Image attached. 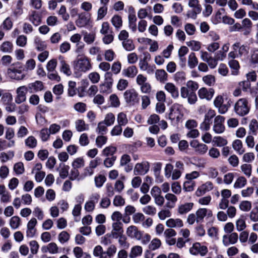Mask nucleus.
I'll return each instance as SVG.
<instances>
[{"label": "nucleus", "mask_w": 258, "mask_h": 258, "mask_svg": "<svg viewBox=\"0 0 258 258\" xmlns=\"http://www.w3.org/2000/svg\"><path fill=\"white\" fill-rule=\"evenodd\" d=\"M60 59V71L63 73L67 76L71 75L72 72L70 68V66L66 63L63 58H59Z\"/></svg>", "instance_id": "obj_28"}, {"label": "nucleus", "mask_w": 258, "mask_h": 258, "mask_svg": "<svg viewBox=\"0 0 258 258\" xmlns=\"http://www.w3.org/2000/svg\"><path fill=\"white\" fill-rule=\"evenodd\" d=\"M238 236L236 232L225 234L222 236L223 244L227 246L230 244H235L238 241Z\"/></svg>", "instance_id": "obj_11"}, {"label": "nucleus", "mask_w": 258, "mask_h": 258, "mask_svg": "<svg viewBox=\"0 0 258 258\" xmlns=\"http://www.w3.org/2000/svg\"><path fill=\"white\" fill-rule=\"evenodd\" d=\"M159 218L161 220H164L167 218L171 216V212L168 209H162L158 214Z\"/></svg>", "instance_id": "obj_62"}, {"label": "nucleus", "mask_w": 258, "mask_h": 258, "mask_svg": "<svg viewBox=\"0 0 258 258\" xmlns=\"http://www.w3.org/2000/svg\"><path fill=\"white\" fill-rule=\"evenodd\" d=\"M143 252V248L140 245H136L131 248L129 256L131 258H135L137 256H140Z\"/></svg>", "instance_id": "obj_37"}, {"label": "nucleus", "mask_w": 258, "mask_h": 258, "mask_svg": "<svg viewBox=\"0 0 258 258\" xmlns=\"http://www.w3.org/2000/svg\"><path fill=\"white\" fill-rule=\"evenodd\" d=\"M247 183V180L244 176H239L235 180L233 187L235 188H241Z\"/></svg>", "instance_id": "obj_41"}, {"label": "nucleus", "mask_w": 258, "mask_h": 258, "mask_svg": "<svg viewBox=\"0 0 258 258\" xmlns=\"http://www.w3.org/2000/svg\"><path fill=\"white\" fill-rule=\"evenodd\" d=\"M124 96L126 101L131 104L134 105L139 101L138 94L134 89L126 91Z\"/></svg>", "instance_id": "obj_13"}, {"label": "nucleus", "mask_w": 258, "mask_h": 258, "mask_svg": "<svg viewBox=\"0 0 258 258\" xmlns=\"http://www.w3.org/2000/svg\"><path fill=\"white\" fill-rule=\"evenodd\" d=\"M25 144L29 148L33 149L37 146V141L34 136H30L25 140Z\"/></svg>", "instance_id": "obj_38"}, {"label": "nucleus", "mask_w": 258, "mask_h": 258, "mask_svg": "<svg viewBox=\"0 0 258 258\" xmlns=\"http://www.w3.org/2000/svg\"><path fill=\"white\" fill-rule=\"evenodd\" d=\"M121 222H114L112 224V229L111 232V236L114 238H118L123 235V229Z\"/></svg>", "instance_id": "obj_14"}, {"label": "nucleus", "mask_w": 258, "mask_h": 258, "mask_svg": "<svg viewBox=\"0 0 258 258\" xmlns=\"http://www.w3.org/2000/svg\"><path fill=\"white\" fill-rule=\"evenodd\" d=\"M58 247L55 242H50L46 246L42 247L43 252H49L51 254H56L58 252Z\"/></svg>", "instance_id": "obj_23"}, {"label": "nucleus", "mask_w": 258, "mask_h": 258, "mask_svg": "<svg viewBox=\"0 0 258 258\" xmlns=\"http://www.w3.org/2000/svg\"><path fill=\"white\" fill-rule=\"evenodd\" d=\"M137 17L135 14H131L128 16V27L133 32L137 31Z\"/></svg>", "instance_id": "obj_36"}, {"label": "nucleus", "mask_w": 258, "mask_h": 258, "mask_svg": "<svg viewBox=\"0 0 258 258\" xmlns=\"http://www.w3.org/2000/svg\"><path fill=\"white\" fill-rule=\"evenodd\" d=\"M37 223V220L35 218H31L27 223L26 235L29 237H33L36 233V229L35 228Z\"/></svg>", "instance_id": "obj_17"}, {"label": "nucleus", "mask_w": 258, "mask_h": 258, "mask_svg": "<svg viewBox=\"0 0 258 258\" xmlns=\"http://www.w3.org/2000/svg\"><path fill=\"white\" fill-rule=\"evenodd\" d=\"M106 178L105 176L101 174L95 177L94 181L95 186L98 188L102 187L104 182L106 181Z\"/></svg>", "instance_id": "obj_52"}, {"label": "nucleus", "mask_w": 258, "mask_h": 258, "mask_svg": "<svg viewBox=\"0 0 258 258\" xmlns=\"http://www.w3.org/2000/svg\"><path fill=\"white\" fill-rule=\"evenodd\" d=\"M100 195L98 193H94L91 195L89 199L86 202L84 205V210L88 213H92L95 209L96 204L98 203Z\"/></svg>", "instance_id": "obj_4"}, {"label": "nucleus", "mask_w": 258, "mask_h": 258, "mask_svg": "<svg viewBox=\"0 0 258 258\" xmlns=\"http://www.w3.org/2000/svg\"><path fill=\"white\" fill-rule=\"evenodd\" d=\"M27 38L24 35L19 36L16 39V44L22 47H25L27 44Z\"/></svg>", "instance_id": "obj_64"}, {"label": "nucleus", "mask_w": 258, "mask_h": 258, "mask_svg": "<svg viewBox=\"0 0 258 258\" xmlns=\"http://www.w3.org/2000/svg\"><path fill=\"white\" fill-rule=\"evenodd\" d=\"M194 206L192 203H185L179 205L177 208V212L180 215H184L191 210Z\"/></svg>", "instance_id": "obj_22"}, {"label": "nucleus", "mask_w": 258, "mask_h": 258, "mask_svg": "<svg viewBox=\"0 0 258 258\" xmlns=\"http://www.w3.org/2000/svg\"><path fill=\"white\" fill-rule=\"evenodd\" d=\"M70 234L66 231H62L58 235V240L63 244L68 242L70 239Z\"/></svg>", "instance_id": "obj_39"}, {"label": "nucleus", "mask_w": 258, "mask_h": 258, "mask_svg": "<svg viewBox=\"0 0 258 258\" xmlns=\"http://www.w3.org/2000/svg\"><path fill=\"white\" fill-rule=\"evenodd\" d=\"M155 75L159 81H166L167 79L168 74L164 70H157Z\"/></svg>", "instance_id": "obj_51"}, {"label": "nucleus", "mask_w": 258, "mask_h": 258, "mask_svg": "<svg viewBox=\"0 0 258 258\" xmlns=\"http://www.w3.org/2000/svg\"><path fill=\"white\" fill-rule=\"evenodd\" d=\"M188 66L190 69L195 68L198 64V59L196 54L194 52L190 53L188 57Z\"/></svg>", "instance_id": "obj_34"}, {"label": "nucleus", "mask_w": 258, "mask_h": 258, "mask_svg": "<svg viewBox=\"0 0 258 258\" xmlns=\"http://www.w3.org/2000/svg\"><path fill=\"white\" fill-rule=\"evenodd\" d=\"M116 151V149L115 147L110 146L104 148L102 152V154L104 156H112Z\"/></svg>", "instance_id": "obj_58"}, {"label": "nucleus", "mask_w": 258, "mask_h": 258, "mask_svg": "<svg viewBox=\"0 0 258 258\" xmlns=\"http://www.w3.org/2000/svg\"><path fill=\"white\" fill-rule=\"evenodd\" d=\"M236 230L238 231L243 230L246 227L245 217L244 215H240L235 222Z\"/></svg>", "instance_id": "obj_27"}, {"label": "nucleus", "mask_w": 258, "mask_h": 258, "mask_svg": "<svg viewBox=\"0 0 258 258\" xmlns=\"http://www.w3.org/2000/svg\"><path fill=\"white\" fill-rule=\"evenodd\" d=\"M143 212L147 215L153 216L156 214L157 210L155 207L152 205H148L144 207Z\"/></svg>", "instance_id": "obj_50"}, {"label": "nucleus", "mask_w": 258, "mask_h": 258, "mask_svg": "<svg viewBox=\"0 0 258 258\" xmlns=\"http://www.w3.org/2000/svg\"><path fill=\"white\" fill-rule=\"evenodd\" d=\"M125 202L124 198L120 195L115 196L113 201V204L116 207H121L125 205Z\"/></svg>", "instance_id": "obj_56"}, {"label": "nucleus", "mask_w": 258, "mask_h": 258, "mask_svg": "<svg viewBox=\"0 0 258 258\" xmlns=\"http://www.w3.org/2000/svg\"><path fill=\"white\" fill-rule=\"evenodd\" d=\"M188 5L192 8V10H196L197 12H201L202 7L198 0H188Z\"/></svg>", "instance_id": "obj_49"}, {"label": "nucleus", "mask_w": 258, "mask_h": 258, "mask_svg": "<svg viewBox=\"0 0 258 258\" xmlns=\"http://www.w3.org/2000/svg\"><path fill=\"white\" fill-rule=\"evenodd\" d=\"M213 142L217 147H223L226 146L228 143L227 140L221 136L214 137Z\"/></svg>", "instance_id": "obj_43"}, {"label": "nucleus", "mask_w": 258, "mask_h": 258, "mask_svg": "<svg viewBox=\"0 0 258 258\" xmlns=\"http://www.w3.org/2000/svg\"><path fill=\"white\" fill-rule=\"evenodd\" d=\"M190 146L197 154L201 155L205 154L208 150V147L206 144L200 143L196 140L191 141Z\"/></svg>", "instance_id": "obj_10"}, {"label": "nucleus", "mask_w": 258, "mask_h": 258, "mask_svg": "<svg viewBox=\"0 0 258 258\" xmlns=\"http://www.w3.org/2000/svg\"><path fill=\"white\" fill-rule=\"evenodd\" d=\"M84 165L85 161L82 157H78L75 159L72 163V166L75 169L82 168Z\"/></svg>", "instance_id": "obj_44"}, {"label": "nucleus", "mask_w": 258, "mask_h": 258, "mask_svg": "<svg viewBox=\"0 0 258 258\" xmlns=\"http://www.w3.org/2000/svg\"><path fill=\"white\" fill-rule=\"evenodd\" d=\"M225 117L218 115L216 116L214 119L213 131L217 134H221L224 132L225 127L224 126Z\"/></svg>", "instance_id": "obj_6"}, {"label": "nucleus", "mask_w": 258, "mask_h": 258, "mask_svg": "<svg viewBox=\"0 0 258 258\" xmlns=\"http://www.w3.org/2000/svg\"><path fill=\"white\" fill-rule=\"evenodd\" d=\"M234 111L239 116L246 115L249 111L250 105L246 98L239 99L234 105Z\"/></svg>", "instance_id": "obj_3"}, {"label": "nucleus", "mask_w": 258, "mask_h": 258, "mask_svg": "<svg viewBox=\"0 0 258 258\" xmlns=\"http://www.w3.org/2000/svg\"><path fill=\"white\" fill-rule=\"evenodd\" d=\"M89 19L85 13H81L79 15L78 19L76 20V25L79 27H83L88 23Z\"/></svg>", "instance_id": "obj_30"}, {"label": "nucleus", "mask_w": 258, "mask_h": 258, "mask_svg": "<svg viewBox=\"0 0 258 258\" xmlns=\"http://www.w3.org/2000/svg\"><path fill=\"white\" fill-rule=\"evenodd\" d=\"M165 89L170 93L173 98H177L179 95L177 88L171 83H168L165 85Z\"/></svg>", "instance_id": "obj_26"}, {"label": "nucleus", "mask_w": 258, "mask_h": 258, "mask_svg": "<svg viewBox=\"0 0 258 258\" xmlns=\"http://www.w3.org/2000/svg\"><path fill=\"white\" fill-rule=\"evenodd\" d=\"M21 224V219L18 216H14L11 218L9 225L12 229H18Z\"/></svg>", "instance_id": "obj_32"}, {"label": "nucleus", "mask_w": 258, "mask_h": 258, "mask_svg": "<svg viewBox=\"0 0 258 258\" xmlns=\"http://www.w3.org/2000/svg\"><path fill=\"white\" fill-rule=\"evenodd\" d=\"M123 48L127 51H132L135 49V45L131 39H126L122 42Z\"/></svg>", "instance_id": "obj_55"}, {"label": "nucleus", "mask_w": 258, "mask_h": 258, "mask_svg": "<svg viewBox=\"0 0 258 258\" xmlns=\"http://www.w3.org/2000/svg\"><path fill=\"white\" fill-rule=\"evenodd\" d=\"M117 121L118 124L121 126H125L128 121L126 115L123 112L118 113L117 117Z\"/></svg>", "instance_id": "obj_45"}, {"label": "nucleus", "mask_w": 258, "mask_h": 258, "mask_svg": "<svg viewBox=\"0 0 258 258\" xmlns=\"http://www.w3.org/2000/svg\"><path fill=\"white\" fill-rule=\"evenodd\" d=\"M28 19L34 26H38L41 22L40 16L35 11H33L32 14L29 16Z\"/></svg>", "instance_id": "obj_33"}, {"label": "nucleus", "mask_w": 258, "mask_h": 258, "mask_svg": "<svg viewBox=\"0 0 258 258\" xmlns=\"http://www.w3.org/2000/svg\"><path fill=\"white\" fill-rule=\"evenodd\" d=\"M233 49L237 52L238 56H241L247 52L246 47L243 45H241L239 42L235 43L232 45Z\"/></svg>", "instance_id": "obj_29"}, {"label": "nucleus", "mask_w": 258, "mask_h": 258, "mask_svg": "<svg viewBox=\"0 0 258 258\" xmlns=\"http://www.w3.org/2000/svg\"><path fill=\"white\" fill-rule=\"evenodd\" d=\"M23 67L22 64L17 61L14 63L7 71L9 77L12 79L20 80L24 78L25 74L22 72Z\"/></svg>", "instance_id": "obj_2"}, {"label": "nucleus", "mask_w": 258, "mask_h": 258, "mask_svg": "<svg viewBox=\"0 0 258 258\" xmlns=\"http://www.w3.org/2000/svg\"><path fill=\"white\" fill-rule=\"evenodd\" d=\"M149 169V163L148 161H144L135 165L134 174L135 175H144L148 172Z\"/></svg>", "instance_id": "obj_9"}, {"label": "nucleus", "mask_w": 258, "mask_h": 258, "mask_svg": "<svg viewBox=\"0 0 258 258\" xmlns=\"http://www.w3.org/2000/svg\"><path fill=\"white\" fill-rule=\"evenodd\" d=\"M215 115V111L213 109H209L205 115L203 121L200 124V129L204 131H209L212 123V119Z\"/></svg>", "instance_id": "obj_5"}, {"label": "nucleus", "mask_w": 258, "mask_h": 258, "mask_svg": "<svg viewBox=\"0 0 258 258\" xmlns=\"http://www.w3.org/2000/svg\"><path fill=\"white\" fill-rule=\"evenodd\" d=\"M165 198L167 200L166 207L170 209L173 208L177 201V197L173 194L167 193L165 196Z\"/></svg>", "instance_id": "obj_21"}, {"label": "nucleus", "mask_w": 258, "mask_h": 258, "mask_svg": "<svg viewBox=\"0 0 258 258\" xmlns=\"http://www.w3.org/2000/svg\"><path fill=\"white\" fill-rule=\"evenodd\" d=\"M241 172L247 177H249L251 175L252 166L247 163H244L240 166Z\"/></svg>", "instance_id": "obj_42"}, {"label": "nucleus", "mask_w": 258, "mask_h": 258, "mask_svg": "<svg viewBox=\"0 0 258 258\" xmlns=\"http://www.w3.org/2000/svg\"><path fill=\"white\" fill-rule=\"evenodd\" d=\"M189 252L192 255L200 254L202 256H204L208 252V249L206 246L202 245L199 242H196L190 248Z\"/></svg>", "instance_id": "obj_8"}, {"label": "nucleus", "mask_w": 258, "mask_h": 258, "mask_svg": "<svg viewBox=\"0 0 258 258\" xmlns=\"http://www.w3.org/2000/svg\"><path fill=\"white\" fill-rule=\"evenodd\" d=\"M250 64L253 67H258V49L254 50L252 53L250 59Z\"/></svg>", "instance_id": "obj_57"}, {"label": "nucleus", "mask_w": 258, "mask_h": 258, "mask_svg": "<svg viewBox=\"0 0 258 258\" xmlns=\"http://www.w3.org/2000/svg\"><path fill=\"white\" fill-rule=\"evenodd\" d=\"M137 68L135 66H132L126 69H123L122 72V74L124 76L129 78L134 77L137 75Z\"/></svg>", "instance_id": "obj_25"}, {"label": "nucleus", "mask_w": 258, "mask_h": 258, "mask_svg": "<svg viewBox=\"0 0 258 258\" xmlns=\"http://www.w3.org/2000/svg\"><path fill=\"white\" fill-rule=\"evenodd\" d=\"M182 106L178 104H173L170 108L169 118L171 120L179 121L183 116L181 112Z\"/></svg>", "instance_id": "obj_7"}, {"label": "nucleus", "mask_w": 258, "mask_h": 258, "mask_svg": "<svg viewBox=\"0 0 258 258\" xmlns=\"http://www.w3.org/2000/svg\"><path fill=\"white\" fill-rule=\"evenodd\" d=\"M195 214L199 223L202 222L206 216L211 217L212 215V211L206 208H200L196 211Z\"/></svg>", "instance_id": "obj_20"}, {"label": "nucleus", "mask_w": 258, "mask_h": 258, "mask_svg": "<svg viewBox=\"0 0 258 258\" xmlns=\"http://www.w3.org/2000/svg\"><path fill=\"white\" fill-rule=\"evenodd\" d=\"M215 91L213 88L207 89L206 88H202L198 91L199 96L201 99L210 100L213 98Z\"/></svg>", "instance_id": "obj_16"}, {"label": "nucleus", "mask_w": 258, "mask_h": 258, "mask_svg": "<svg viewBox=\"0 0 258 258\" xmlns=\"http://www.w3.org/2000/svg\"><path fill=\"white\" fill-rule=\"evenodd\" d=\"M195 185V181L187 180L183 183V189L186 191H191L194 189Z\"/></svg>", "instance_id": "obj_59"}, {"label": "nucleus", "mask_w": 258, "mask_h": 258, "mask_svg": "<svg viewBox=\"0 0 258 258\" xmlns=\"http://www.w3.org/2000/svg\"><path fill=\"white\" fill-rule=\"evenodd\" d=\"M166 225L171 229L178 228L183 226V222L179 218H170L166 221Z\"/></svg>", "instance_id": "obj_19"}, {"label": "nucleus", "mask_w": 258, "mask_h": 258, "mask_svg": "<svg viewBox=\"0 0 258 258\" xmlns=\"http://www.w3.org/2000/svg\"><path fill=\"white\" fill-rule=\"evenodd\" d=\"M28 89L24 86L18 88L17 89V96L15 98V102L18 104L24 102L26 99V95Z\"/></svg>", "instance_id": "obj_15"}, {"label": "nucleus", "mask_w": 258, "mask_h": 258, "mask_svg": "<svg viewBox=\"0 0 258 258\" xmlns=\"http://www.w3.org/2000/svg\"><path fill=\"white\" fill-rule=\"evenodd\" d=\"M232 146L234 150L239 155H242L245 152V149L240 140L236 139L233 141Z\"/></svg>", "instance_id": "obj_24"}, {"label": "nucleus", "mask_w": 258, "mask_h": 258, "mask_svg": "<svg viewBox=\"0 0 258 258\" xmlns=\"http://www.w3.org/2000/svg\"><path fill=\"white\" fill-rule=\"evenodd\" d=\"M75 128L78 132H81L88 130V125L83 119H77L75 121Z\"/></svg>", "instance_id": "obj_35"}, {"label": "nucleus", "mask_w": 258, "mask_h": 258, "mask_svg": "<svg viewBox=\"0 0 258 258\" xmlns=\"http://www.w3.org/2000/svg\"><path fill=\"white\" fill-rule=\"evenodd\" d=\"M14 171L17 175H21L25 171L24 164L21 162L15 163L13 167Z\"/></svg>", "instance_id": "obj_46"}, {"label": "nucleus", "mask_w": 258, "mask_h": 258, "mask_svg": "<svg viewBox=\"0 0 258 258\" xmlns=\"http://www.w3.org/2000/svg\"><path fill=\"white\" fill-rule=\"evenodd\" d=\"M115 119L114 114L111 112H109L105 115L104 120L103 121L105 123L107 126H110L114 123Z\"/></svg>", "instance_id": "obj_54"}, {"label": "nucleus", "mask_w": 258, "mask_h": 258, "mask_svg": "<svg viewBox=\"0 0 258 258\" xmlns=\"http://www.w3.org/2000/svg\"><path fill=\"white\" fill-rule=\"evenodd\" d=\"M0 50L4 53H11L13 50V44L9 41H4L0 45Z\"/></svg>", "instance_id": "obj_31"}, {"label": "nucleus", "mask_w": 258, "mask_h": 258, "mask_svg": "<svg viewBox=\"0 0 258 258\" xmlns=\"http://www.w3.org/2000/svg\"><path fill=\"white\" fill-rule=\"evenodd\" d=\"M79 175H80V172L77 170V169H74L71 171L69 178L71 180H77L78 181H80L83 179V177L82 176V175L81 176H79Z\"/></svg>", "instance_id": "obj_63"}, {"label": "nucleus", "mask_w": 258, "mask_h": 258, "mask_svg": "<svg viewBox=\"0 0 258 258\" xmlns=\"http://www.w3.org/2000/svg\"><path fill=\"white\" fill-rule=\"evenodd\" d=\"M186 45L190 47L191 49L194 51H198L200 49L201 46V43L199 41L191 40L186 42Z\"/></svg>", "instance_id": "obj_61"}, {"label": "nucleus", "mask_w": 258, "mask_h": 258, "mask_svg": "<svg viewBox=\"0 0 258 258\" xmlns=\"http://www.w3.org/2000/svg\"><path fill=\"white\" fill-rule=\"evenodd\" d=\"M126 234L129 237L139 240L142 238V232L136 226L131 225L127 228Z\"/></svg>", "instance_id": "obj_12"}, {"label": "nucleus", "mask_w": 258, "mask_h": 258, "mask_svg": "<svg viewBox=\"0 0 258 258\" xmlns=\"http://www.w3.org/2000/svg\"><path fill=\"white\" fill-rule=\"evenodd\" d=\"M251 203L248 201H243L241 202L239 205L240 210L243 212H248L251 209Z\"/></svg>", "instance_id": "obj_53"}, {"label": "nucleus", "mask_w": 258, "mask_h": 258, "mask_svg": "<svg viewBox=\"0 0 258 258\" xmlns=\"http://www.w3.org/2000/svg\"><path fill=\"white\" fill-rule=\"evenodd\" d=\"M34 43L36 48L38 51H43L46 47L45 42L42 41V40L39 37H36L35 38Z\"/></svg>", "instance_id": "obj_47"}, {"label": "nucleus", "mask_w": 258, "mask_h": 258, "mask_svg": "<svg viewBox=\"0 0 258 258\" xmlns=\"http://www.w3.org/2000/svg\"><path fill=\"white\" fill-rule=\"evenodd\" d=\"M213 188V185L210 181L206 182L199 187L196 191V195L198 197H201L204 195L206 192L211 190Z\"/></svg>", "instance_id": "obj_18"}, {"label": "nucleus", "mask_w": 258, "mask_h": 258, "mask_svg": "<svg viewBox=\"0 0 258 258\" xmlns=\"http://www.w3.org/2000/svg\"><path fill=\"white\" fill-rule=\"evenodd\" d=\"M161 245V240L158 238H153L149 245V248L152 250H155L159 248Z\"/></svg>", "instance_id": "obj_48"}, {"label": "nucleus", "mask_w": 258, "mask_h": 258, "mask_svg": "<svg viewBox=\"0 0 258 258\" xmlns=\"http://www.w3.org/2000/svg\"><path fill=\"white\" fill-rule=\"evenodd\" d=\"M91 69V64L89 59L84 55H79L74 61V74L76 78L80 77V72H85Z\"/></svg>", "instance_id": "obj_1"}, {"label": "nucleus", "mask_w": 258, "mask_h": 258, "mask_svg": "<svg viewBox=\"0 0 258 258\" xmlns=\"http://www.w3.org/2000/svg\"><path fill=\"white\" fill-rule=\"evenodd\" d=\"M111 22L114 27L118 30L122 25V21L121 17L119 15H114L111 18Z\"/></svg>", "instance_id": "obj_40"}, {"label": "nucleus", "mask_w": 258, "mask_h": 258, "mask_svg": "<svg viewBox=\"0 0 258 258\" xmlns=\"http://www.w3.org/2000/svg\"><path fill=\"white\" fill-rule=\"evenodd\" d=\"M255 159V155L252 152L243 153L242 161L246 163L252 162Z\"/></svg>", "instance_id": "obj_60"}]
</instances>
